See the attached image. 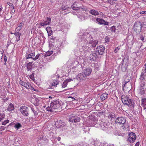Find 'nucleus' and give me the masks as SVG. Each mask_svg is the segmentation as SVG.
<instances>
[{
    "mask_svg": "<svg viewBox=\"0 0 146 146\" xmlns=\"http://www.w3.org/2000/svg\"><path fill=\"white\" fill-rule=\"evenodd\" d=\"M121 101L123 104L128 106L130 108H133L134 107V102L133 100L130 99L129 97L125 95H123L121 97Z\"/></svg>",
    "mask_w": 146,
    "mask_h": 146,
    "instance_id": "obj_1",
    "label": "nucleus"
},
{
    "mask_svg": "<svg viewBox=\"0 0 146 146\" xmlns=\"http://www.w3.org/2000/svg\"><path fill=\"white\" fill-rule=\"evenodd\" d=\"M46 20H43L40 21L37 23L36 25H38L39 28H41L42 27L45 28V27L47 25H49L51 23V19L50 17H46Z\"/></svg>",
    "mask_w": 146,
    "mask_h": 146,
    "instance_id": "obj_2",
    "label": "nucleus"
},
{
    "mask_svg": "<svg viewBox=\"0 0 146 146\" xmlns=\"http://www.w3.org/2000/svg\"><path fill=\"white\" fill-rule=\"evenodd\" d=\"M111 123L109 122H103L100 124V128L103 130L108 132L112 128Z\"/></svg>",
    "mask_w": 146,
    "mask_h": 146,
    "instance_id": "obj_3",
    "label": "nucleus"
},
{
    "mask_svg": "<svg viewBox=\"0 0 146 146\" xmlns=\"http://www.w3.org/2000/svg\"><path fill=\"white\" fill-rule=\"evenodd\" d=\"M133 29L135 32L137 34H140L142 30L140 21H137L135 22L133 26Z\"/></svg>",
    "mask_w": 146,
    "mask_h": 146,
    "instance_id": "obj_4",
    "label": "nucleus"
},
{
    "mask_svg": "<svg viewBox=\"0 0 146 146\" xmlns=\"http://www.w3.org/2000/svg\"><path fill=\"white\" fill-rule=\"evenodd\" d=\"M90 35L86 33H84L83 35L80 37L81 39L83 40V39L82 38H84V40H86L87 41L88 43V48H90V49H91V48H93L92 47V44H91L90 42V40L89 39V37H90Z\"/></svg>",
    "mask_w": 146,
    "mask_h": 146,
    "instance_id": "obj_5",
    "label": "nucleus"
},
{
    "mask_svg": "<svg viewBox=\"0 0 146 146\" xmlns=\"http://www.w3.org/2000/svg\"><path fill=\"white\" fill-rule=\"evenodd\" d=\"M60 102L57 100H54L51 101L50 103V107L54 110L57 109L60 107Z\"/></svg>",
    "mask_w": 146,
    "mask_h": 146,
    "instance_id": "obj_6",
    "label": "nucleus"
},
{
    "mask_svg": "<svg viewBox=\"0 0 146 146\" xmlns=\"http://www.w3.org/2000/svg\"><path fill=\"white\" fill-rule=\"evenodd\" d=\"M79 3L76 2L73 3V5L71 6L72 8L76 11H78L80 9H83L85 11L87 10V8L83 7H80L79 6Z\"/></svg>",
    "mask_w": 146,
    "mask_h": 146,
    "instance_id": "obj_7",
    "label": "nucleus"
},
{
    "mask_svg": "<svg viewBox=\"0 0 146 146\" xmlns=\"http://www.w3.org/2000/svg\"><path fill=\"white\" fill-rule=\"evenodd\" d=\"M122 62L123 63L121 66V70L123 72H125L128 66V60L127 58H125L122 60Z\"/></svg>",
    "mask_w": 146,
    "mask_h": 146,
    "instance_id": "obj_8",
    "label": "nucleus"
},
{
    "mask_svg": "<svg viewBox=\"0 0 146 146\" xmlns=\"http://www.w3.org/2000/svg\"><path fill=\"white\" fill-rule=\"evenodd\" d=\"M126 119L123 117H117L115 119V123L119 125H123V126H125Z\"/></svg>",
    "mask_w": 146,
    "mask_h": 146,
    "instance_id": "obj_9",
    "label": "nucleus"
},
{
    "mask_svg": "<svg viewBox=\"0 0 146 146\" xmlns=\"http://www.w3.org/2000/svg\"><path fill=\"white\" fill-rule=\"evenodd\" d=\"M123 79L124 81L123 83H124L123 85H124L123 88H124L127 87L128 85H130L129 82L131 80V77L130 76L125 75L123 76Z\"/></svg>",
    "mask_w": 146,
    "mask_h": 146,
    "instance_id": "obj_10",
    "label": "nucleus"
},
{
    "mask_svg": "<svg viewBox=\"0 0 146 146\" xmlns=\"http://www.w3.org/2000/svg\"><path fill=\"white\" fill-rule=\"evenodd\" d=\"M96 52L99 55H102L105 52V48L103 45H100L98 46L96 48Z\"/></svg>",
    "mask_w": 146,
    "mask_h": 146,
    "instance_id": "obj_11",
    "label": "nucleus"
},
{
    "mask_svg": "<svg viewBox=\"0 0 146 146\" xmlns=\"http://www.w3.org/2000/svg\"><path fill=\"white\" fill-rule=\"evenodd\" d=\"M136 138V135L134 133L131 132L129 133L128 135V140L130 143H133L135 141Z\"/></svg>",
    "mask_w": 146,
    "mask_h": 146,
    "instance_id": "obj_12",
    "label": "nucleus"
},
{
    "mask_svg": "<svg viewBox=\"0 0 146 146\" xmlns=\"http://www.w3.org/2000/svg\"><path fill=\"white\" fill-rule=\"evenodd\" d=\"M80 119V118L78 116L75 115H70V117L69 119L70 122H79Z\"/></svg>",
    "mask_w": 146,
    "mask_h": 146,
    "instance_id": "obj_13",
    "label": "nucleus"
},
{
    "mask_svg": "<svg viewBox=\"0 0 146 146\" xmlns=\"http://www.w3.org/2000/svg\"><path fill=\"white\" fill-rule=\"evenodd\" d=\"M20 110L22 114L24 115L27 116L29 115L28 108L25 106H23L20 108Z\"/></svg>",
    "mask_w": 146,
    "mask_h": 146,
    "instance_id": "obj_14",
    "label": "nucleus"
},
{
    "mask_svg": "<svg viewBox=\"0 0 146 146\" xmlns=\"http://www.w3.org/2000/svg\"><path fill=\"white\" fill-rule=\"evenodd\" d=\"M98 57V54L95 51H92L88 57L89 59L92 61H94Z\"/></svg>",
    "mask_w": 146,
    "mask_h": 146,
    "instance_id": "obj_15",
    "label": "nucleus"
},
{
    "mask_svg": "<svg viewBox=\"0 0 146 146\" xmlns=\"http://www.w3.org/2000/svg\"><path fill=\"white\" fill-rule=\"evenodd\" d=\"M145 74L142 72L140 75V77L139 78L140 83L143 86H145L146 82V80H145Z\"/></svg>",
    "mask_w": 146,
    "mask_h": 146,
    "instance_id": "obj_16",
    "label": "nucleus"
},
{
    "mask_svg": "<svg viewBox=\"0 0 146 146\" xmlns=\"http://www.w3.org/2000/svg\"><path fill=\"white\" fill-rule=\"evenodd\" d=\"M144 86L140 84V85L138 87L137 90V92L139 94L141 95H143L145 94V91L144 88L143 87Z\"/></svg>",
    "mask_w": 146,
    "mask_h": 146,
    "instance_id": "obj_17",
    "label": "nucleus"
},
{
    "mask_svg": "<svg viewBox=\"0 0 146 146\" xmlns=\"http://www.w3.org/2000/svg\"><path fill=\"white\" fill-rule=\"evenodd\" d=\"M96 21L98 22L99 24L100 25L104 24V25H108L109 23L102 19L97 18L96 20Z\"/></svg>",
    "mask_w": 146,
    "mask_h": 146,
    "instance_id": "obj_18",
    "label": "nucleus"
},
{
    "mask_svg": "<svg viewBox=\"0 0 146 146\" xmlns=\"http://www.w3.org/2000/svg\"><path fill=\"white\" fill-rule=\"evenodd\" d=\"M34 63L33 62V61L29 62L27 64L26 67L28 71H31L34 68L33 66H34Z\"/></svg>",
    "mask_w": 146,
    "mask_h": 146,
    "instance_id": "obj_19",
    "label": "nucleus"
},
{
    "mask_svg": "<svg viewBox=\"0 0 146 146\" xmlns=\"http://www.w3.org/2000/svg\"><path fill=\"white\" fill-rule=\"evenodd\" d=\"M87 76L84 72L78 74L77 76V78L79 80H82L85 79Z\"/></svg>",
    "mask_w": 146,
    "mask_h": 146,
    "instance_id": "obj_20",
    "label": "nucleus"
},
{
    "mask_svg": "<svg viewBox=\"0 0 146 146\" xmlns=\"http://www.w3.org/2000/svg\"><path fill=\"white\" fill-rule=\"evenodd\" d=\"M35 52H31L29 54H27L25 55V57L26 59L31 58L33 60V58L35 57Z\"/></svg>",
    "mask_w": 146,
    "mask_h": 146,
    "instance_id": "obj_21",
    "label": "nucleus"
},
{
    "mask_svg": "<svg viewBox=\"0 0 146 146\" xmlns=\"http://www.w3.org/2000/svg\"><path fill=\"white\" fill-rule=\"evenodd\" d=\"M92 71V69L91 68H85L83 70L84 72L87 76L90 74Z\"/></svg>",
    "mask_w": 146,
    "mask_h": 146,
    "instance_id": "obj_22",
    "label": "nucleus"
},
{
    "mask_svg": "<svg viewBox=\"0 0 146 146\" xmlns=\"http://www.w3.org/2000/svg\"><path fill=\"white\" fill-rule=\"evenodd\" d=\"M19 83L22 86H24L27 89H29V84L28 82L26 83L22 80H21L19 82Z\"/></svg>",
    "mask_w": 146,
    "mask_h": 146,
    "instance_id": "obj_23",
    "label": "nucleus"
},
{
    "mask_svg": "<svg viewBox=\"0 0 146 146\" xmlns=\"http://www.w3.org/2000/svg\"><path fill=\"white\" fill-rule=\"evenodd\" d=\"M107 115L108 117L109 118H115L117 116L115 113L112 112L108 113Z\"/></svg>",
    "mask_w": 146,
    "mask_h": 146,
    "instance_id": "obj_24",
    "label": "nucleus"
},
{
    "mask_svg": "<svg viewBox=\"0 0 146 146\" xmlns=\"http://www.w3.org/2000/svg\"><path fill=\"white\" fill-rule=\"evenodd\" d=\"M14 109V106L12 103H10L8 106L7 109V110L8 111H12Z\"/></svg>",
    "mask_w": 146,
    "mask_h": 146,
    "instance_id": "obj_25",
    "label": "nucleus"
},
{
    "mask_svg": "<svg viewBox=\"0 0 146 146\" xmlns=\"http://www.w3.org/2000/svg\"><path fill=\"white\" fill-rule=\"evenodd\" d=\"M46 30L48 33V36H50L52 34V31L50 27H47L46 28Z\"/></svg>",
    "mask_w": 146,
    "mask_h": 146,
    "instance_id": "obj_26",
    "label": "nucleus"
},
{
    "mask_svg": "<svg viewBox=\"0 0 146 146\" xmlns=\"http://www.w3.org/2000/svg\"><path fill=\"white\" fill-rule=\"evenodd\" d=\"M108 94L107 93L102 94L101 96V99L102 100H104L108 97Z\"/></svg>",
    "mask_w": 146,
    "mask_h": 146,
    "instance_id": "obj_27",
    "label": "nucleus"
},
{
    "mask_svg": "<svg viewBox=\"0 0 146 146\" xmlns=\"http://www.w3.org/2000/svg\"><path fill=\"white\" fill-rule=\"evenodd\" d=\"M13 34L16 36L17 39L16 41L17 40V41H19L20 40V36L21 34L18 32H15L13 33Z\"/></svg>",
    "mask_w": 146,
    "mask_h": 146,
    "instance_id": "obj_28",
    "label": "nucleus"
},
{
    "mask_svg": "<svg viewBox=\"0 0 146 146\" xmlns=\"http://www.w3.org/2000/svg\"><path fill=\"white\" fill-rule=\"evenodd\" d=\"M89 12L93 15H96L99 14V13L98 11L95 10L94 9L91 10L89 11Z\"/></svg>",
    "mask_w": 146,
    "mask_h": 146,
    "instance_id": "obj_29",
    "label": "nucleus"
},
{
    "mask_svg": "<svg viewBox=\"0 0 146 146\" xmlns=\"http://www.w3.org/2000/svg\"><path fill=\"white\" fill-rule=\"evenodd\" d=\"M142 106L143 107L144 109H146V99L144 98L142 99Z\"/></svg>",
    "mask_w": 146,
    "mask_h": 146,
    "instance_id": "obj_30",
    "label": "nucleus"
},
{
    "mask_svg": "<svg viewBox=\"0 0 146 146\" xmlns=\"http://www.w3.org/2000/svg\"><path fill=\"white\" fill-rule=\"evenodd\" d=\"M90 42H91V44L92 45V47L93 48L95 47L96 46V45L98 43V41L96 40L90 41Z\"/></svg>",
    "mask_w": 146,
    "mask_h": 146,
    "instance_id": "obj_31",
    "label": "nucleus"
},
{
    "mask_svg": "<svg viewBox=\"0 0 146 146\" xmlns=\"http://www.w3.org/2000/svg\"><path fill=\"white\" fill-rule=\"evenodd\" d=\"M14 127L17 129L18 130L20 128L22 127V125L19 123H17L15 124Z\"/></svg>",
    "mask_w": 146,
    "mask_h": 146,
    "instance_id": "obj_32",
    "label": "nucleus"
},
{
    "mask_svg": "<svg viewBox=\"0 0 146 146\" xmlns=\"http://www.w3.org/2000/svg\"><path fill=\"white\" fill-rule=\"evenodd\" d=\"M39 101V100L38 99L36 98L35 99V101H34V103L33 104L35 106H37L39 105L38 103Z\"/></svg>",
    "mask_w": 146,
    "mask_h": 146,
    "instance_id": "obj_33",
    "label": "nucleus"
},
{
    "mask_svg": "<svg viewBox=\"0 0 146 146\" xmlns=\"http://www.w3.org/2000/svg\"><path fill=\"white\" fill-rule=\"evenodd\" d=\"M53 53V51H48L44 55L45 56H50Z\"/></svg>",
    "mask_w": 146,
    "mask_h": 146,
    "instance_id": "obj_34",
    "label": "nucleus"
},
{
    "mask_svg": "<svg viewBox=\"0 0 146 146\" xmlns=\"http://www.w3.org/2000/svg\"><path fill=\"white\" fill-rule=\"evenodd\" d=\"M110 30L112 33H115V28L114 26H112L111 27Z\"/></svg>",
    "mask_w": 146,
    "mask_h": 146,
    "instance_id": "obj_35",
    "label": "nucleus"
},
{
    "mask_svg": "<svg viewBox=\"0 0 146 146\" xmlns=\"http://www.w3.org/2000/svg\"><path fill=\"white\" fill-rule=\"evenodd\" d=\"M40 56V54H37L36 56L33 58V60L34 61H35L37 59H38L39 57Z\"/></svg>",
    "mask_w": 146,
    "mask_h": 146,
    "instance_id": "obj_36",
    "label": "nucleus"
},
{
    "mask_svg": "<svg viewBox=\"0 0 146 146\" xmlns=\"http://www.w3.org/2000/svg\"><path fill=\"white\" fill-rule=\"evenodd\" d=\"M67 81L65 80L62 83V87L63 88L67 86Z\"/></svg>",
    "mask_w": 146,
    "mask_h": 146,
    "instance_id": "obj_37",
    "label": "nucleus"
},
{
    "mask_svg": "<svg viewBox=\"0 0 146 146\" xmlns=\"http://www.w3.org/2000/svg\"><path fill=\"white\" fill-rule=\"evenodd\" d=\"M5 115L4 114H1L0 113V121L2 120L5 117Z\"/></svg>",
    "mask_w": 146,
    "mask_h": 146,
    "instance_id": "obj_38",
    "label": "nucleus"
},
{
    "mask_svg": "<svg viewBox=\"0 0 146 146\" xmlns=\"http://www.w3.org/2000/svg\"><path fill=\"white\" fill-rule=\"evenodd\" d=\"M114 0H108L106 1L107 3L110 4L111 5H113L114 3Z\"/></svg>",
    "mask_w": 146,
    "mask_h": 146,
    "instance_id": "obj_39",
    "label": "nucleus"
},
{
    "mask_svg": "<svg viewBox=\"0 0 146 146\" xmlns=\"http://www.w3.org/2000/svg\"><path fill=\"white\" fill-rule=\"evenodd\" d=\"M46 109L47 111H53V110H54L53 109L51 108L50 107H49V106L47 107Z\"/></svg>",
    "mask_w": 146,
    "mask_h": 146,
    "instance_id": "obj_40",
    "label": "nucleus"
},
{
    "mask_svg": "<svg viewBox=\"0 0 146 146\" xmlns=\"http://www.w3.org/2000/svg\"><path fill=\"white\" fill-rule=\"evenodd\" d=\"M141 27H144L145 28H146V22L144 21L142 23L141 22Z\"/></svg>",
    "mask_w": 146,
    "mask_h": 146,
    "instance_id": "obj_41",
    "label": "nucleus"
},
{
    "mask_svg": "<svg viewBox=\"0 0 146 146\" xmlns=\"http://www.w3.org/2000/svg\"><path fill=\"white\" fill-rule=\"evenodd\" d=\"M58 84V81L57 80H55L54 82L52 83V86H55L57 85Z\"/></svg>",
    "mask_w": 146,
    "mask_h": 146,
    "instance_id": "obj_42",
    "label": "nucleus"
},
{
    "mask_svg": "<svg viewBox=\"0 0 146 146\" xmlns=\"http://www.w3.org/2000/svg\"><path fill=\"white\" fill-rule=\"evenodd\" d=\"M9 120H7L5 121L2 123V125H5L6 124L9 122Z\"/></svg>",
    "mask_w": 146,
    "mask_h": 146,
    "instance_id": "obj_43",
    "label": "nucleus"
},
{
    "mask_svg": "<svg viewBox=\"0 0 146 146\" xmlns=\"http://www.w3.org/2000/svg\"><path fill=\"white\" fill-rule=\"evenodd\" d=\"M7 57L5 56V55L4 56V60L5 63L4 64V65L6 64V62L7 60Z\"/></svg>",
    "mask_w": 146,
    "mask_h": 146,
    "instance_id": "obj_44",
    "label": "nucleus"
},
{
    "mask_svg": "<svg viewBox=\"0 0 146 146\" xmlns=\"http://www.w3.org/2000/svg\"><path fill=\"white\" fill-rule=\"evenodd\" d=\"M10 9L11 10V11L12 13H14L15 11V9L13 7H13H11L10 8Z\"/></svg>",
    "mask_w": 146,
    "mask_h": 146,
    "instance_id": "obj_45",
    "label": "nucleus"
},
{
    "mask_svg": "<svg viewBox=\"0 0 146 146\" xmlns=\"http://www.w3.org/2000/svg\"><path fill=\"white\" fill-rule=\"evenodd\" d=\"M31 89V90H33L35 91H37V90H36L35 89L34 87L32 86H31L30 84H29V89Z\"/></svg>",
    "mask_w": 146,
    "mask_h": 146,
    "instance_id": "obj_46",
    "label": "nucleus"
},
{
    "mask_svg": "<svg viewBox=\"0 0 146 146\" xmlns=\"http://www.w3.org/2000/svg\"><path fill=\"white\" fill-rule=\"evenodd\" d=\"M105 41L106 42H109L110 41V38L106 36L105 38Z\"/></svg>",
    "mask_w": 146,
    "mask_h": 146,
    "instance_id": "obj_47",
    "label": "nucleus"
},
{
    "mask_svg": "<svg viewBox=\"0 0 146 146\" xmlns=\"http://www.w3.org/2000/svg\"><path fill=\"white\" fill-rule=\"evenodd\" d=\"M61 9L62 10L64 11V10H66L67 9V7H65L64 6L63 7V6L62 5L61 7Z\"/></svg>",
    "mask_w": 146,
    "mask_h": 146,
    "instance_id": "obj_48",
    "label": "nucleus"
},
{
    "mask_svg": "<svg viewBox=\"0 0 146 146\" xmlns=\"http://www.w3.org/2000/svg\"><path fill=\"white\" fill-rule=\"evenodd\" d=\"M29 77L32 80H35L34 76L33 75V74L29 76Z\"/></svg>",
    "mask_w": 146,
    "mask_h": 146,
    "instance_id": "obj_49",
    "label": "nucleus"
},
{
    "mask_svg": "<svg viewBox=\"0 0 146 146\" xmlns=\"http://www.w3.org/2000/svg\"><path fill=\"white\" fill-rule=\"evenodd\" d=\"M43 139V136H39L38 138V140H42Z\"/></svg>",
    "mask_w": 146,
    "mask_h": 146,
    "instance_id": "obj_50",
    "label": "nucleus"
},
{
    "mask_svg": "<svg viewBox=\"0 0 146 146\" xmlns=\"http://www.w3.org/2000/svg\"><path fill=\"white\" fill-rule=\"evenodd\" d=\"M119 49V48L118 47H117L114 50V52L115 53L117 52L118 51Z\"/></svg>",
    "mask_w": 146,
    "mask_h": 146,
    "instance_id": "obj_51",
    "label": "nucleus"
},
{
    "mask_svg": "<svg viewBox=\"0 0 146 146\" xmlns=\"http://www.w3.org/2000/svg\"><path fill=\"white\" fill-rule=\"evenodd\" d=\"M6 128V127H4L3 126H1L0 127V129H1V130H0L1 131H2V130H3L5 129Z\"/></svg>",
    "mask_w": 146,
    "mask_h": 146,
    "instance_id": "obj_52",
    "label": "nucleus"
},
{
    "mask_svg": "<svg viewBox=\"0 0 146 146\" xmlns=\"http://www.w3.org/2000/svg\"><path fill=\"white\" fill-rule=\"evenodd\" d=\"M7 3L11 7H13V4L10 3V2H7Z\"/></svg>",
    "mask_w": 146,
    "mask_h": 146,
    "instance_id": "obj_53",
    "label": "nucleus"
},
{
    "mask_svg": "<svg viewBox=\"0 0 146 146\" xmlns=\"http://www.w3.org/2000/svg\"><path fill=\"white\" fill-rule=\"evenodd\" d=\"M145 69L142 70V72L145 74L146 73V64H145Z\"/></svg>",
    "mask_w": 146,
    "mask_h": 146,
    "instance_id": "obj_54",
    "label": "nucleus"
},
{
    "mask_svg": "<svg viewBox=\"0 0 146 146\" xmlns=\"http://www.w3.org/2000/svg\"><path fill=\"white\" fill-rule=\"evenodd\" d=\"M73 80H72V79L71 78H70V79H66V81H67V82H70L72 81Z\"/></svg>",
    "mask_w": 146,
    "mask_h": 146,
    "instance_id": "obj_55",
    "label": "nucleus"
},
{
    "mask_svg": "<svg viewBox=\"0 0 146 146\" xmlns=\"http://www.w3.org/2000/svg\"><path fill=\"white\" fill-rule=\"evenodd\" d=\"M144 38V37L143 36V35H141V37H140V39L142 41H143Z\"/></svg>",
    "mask_w": 146,
    "mask_h": 146,
    "instance_id": "obj_56",
    "label": "nucleus"
},
{
    "mask_svg": "<svg viewBox=\"0 0 146 146\" xmlns=\"http://www.w3.org/2000/svg\"><path fill=\"white\" fill-rule=\"evenodd\" d=\"M140 14L141 15L146 14V11H142L140 13Z\"/></svg>",
    "mask_w": 146,
    "mask_h": 146,
    "instance_id": "obj_57",
    "label": "nucleus"
},
{
    "mask_svg": "<svg viewBox=\"0 0 146 146\" xmlns=\"http://www.w3.org/2000/svg\"><path fill=\"white\" fill-rule=\"evenodd\" d=\"M24 25V24L22 23H21L19 24V27L21 28Z\"/></svg>",
    "mask_w": 146,
    "mask_h": 146,
    "instance_id": "obj_58",
    "label": "nucleus"
},
{
    "mask_svg": "<svg viewBox=\"0 0 146 146\" xmlns=\"http://www.w3.org/2000/svg\"><path fill=\"white\" fill-rule=\"evenodd\" d=\"M33 112L35 116H36L38 115V113L37 111H35Z\"/></svg>",
    "mask_w": 146,
    "mask_h": 146,
    "instance_id": "obj_59",
    "label": "nucleus"
},
{
    "mask_svg": "<svg viewBox=\"0 0 146 146\" xmlns=\"http://www.w3.org/2000/svg\"><path fill=\"white\" fill-rule=\"evenodd\" d=\"M139 142H137L136 143V144L135 145V146H139Z\"/></svg>",
    "mask_w": 146,
    "mask_h": 146,
    "instance_id": "obj_60",
    "label": "nucleus"
},
{
    "mask_svg": "<svg viewBox=\"0 0 146 146\" xmlns=\"http://www.w3.org/2000/svg\"><path fill=\"white\" fill-rule=\"evenodd\" d=\"M61 138L60 137H58L57 138V140L58 141H60V140H61Z\"/></svg>",
    "mask_w": 146,
    "mask_h": 146,
    "instance_id": "obj_61",
    "label": "nucleus"
},
{
    "mask_svg": "<svg viewBox=\"0 0 146 146\" xmlns=\"http://www.w3.org/2000/svg\"><path fill=\"white\" fill-rule=\"evenodd\" d=\"M52 37L51 38V39L52 40H54L56 39V38L55 37H54L53 36H51Z\"/></svg>",
    "mask_w": 146,
    "mask_h": 146,
    "instance_id": "obj_62",
    "label": "nucleus"
},
{
    "mask_svg": "<svg viewBox=\"0 0 146 146\" xmlns=\"http://www.w3.org/2000/svg\"><path fill=\"white\" fill-rule=\"evenodd\" d=\"M47 139L46 137H43V140L44 141H45Z\"/></svg>",
    "mask_w": 146,
    "mask_h": 146,
    "instance_id": "obj_63",
    "label": "nucleus"
},
{
    "mask_svg": "<svg viewBox=\"0 0 146 146\" xmlns=\"http://www.w3.org/2000/svg\"><path fill=\"white\" fill-rule=\"evenodd\" d=\"M108 146H114V145L113 144H111V145H108Z\"/></svg>",
    "mask_w": 146,
    "mask_h": 146,
    "instance_id": "obj_64",
    "label": "nucleus"
}]
</instances>
